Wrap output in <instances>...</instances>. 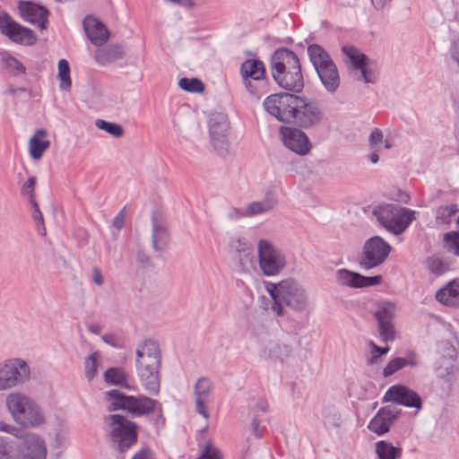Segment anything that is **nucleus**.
Wrapping results in <instances>:
<instances>
[{
	"label": "nucleus",
	"instance_id": "40",
	"mask_svg": "<svg viewBox=\"0 0 459 459\" xmlns=\"http://www.w3.org/2000/svg\"><path fill=\"white\" fill-rule=\"evenodd\" d=\"M244 84L248 91V92L255 97L256 100H259L264 94L267 92V86L264 79H261V83L257 82V81L253 80H243Z\"/></svg>",
	"mask_w": 459,
	"mask_h": 459
},
{
	"label": "nucleus",
	"instance_id": "18",
	"mask_svg": "<svg viewBox=\"0 0 459 459\" xmlns=\"http://www.w3.org/2000/svg\"><path fill=\"white\" fill-rule=\"evenodd\" d=\"M280 133L283 144L293 152L299 155H306L310 151L308 138L300 129L281 126Z\"/></svg>",
	"mask_w": 459,
	"mask_h": 459
},
{
	"label": "nucleus",
	"instance_id": "61",
	"mask_svg": "<svg viewBox=\"0 0 459 459\" xmlns=\"http://www.w3.org/2000/svg\"><path fill=\"white\" fill-rule=\"evenodd\" d=\"M237 243L238 244V247H236V250L241 254L243 253L244 255H249V247L247 243L245 242H241L239 239L237 241Z\"/></svg>",
	"mask_w": 459,
	"mask_h": 459
},
{
	"label": "nucleus",
	"instance_id": "39",
	"mask_svg": "<svg viewBox=\"0 0 459 459\" xmlns=\"http://www.w3.org/2000/svg\"><path fill=\"white\" fill-rule=\"evenodd\" d=\"M3 63L5 69L13 75H19L25 74V66L14 56L5 55L3 56Z\"/></svg>",
	"mask_w": 459,
	"mask_h": 459
},
{
	"label": "nucleus",
	"instance_id": "59",
	"mask_svg": "<svg viewBox=\"0 0 459 459\" xmlns=\"http://www.w3.org/2000/svg\"><path fill=\"white\" fill-rule=\"evenodd\" d=\"M251 429H252V433L257 437V438H262L263 437V433L262 431L259 429V421L257 420L256 417L253 418L252 420V423H251Z\"/></svg>",
	"mask_w": 459,
	"mask_h": 459
},
{
	"label": "nucleus",
	"instance_id": "19",
	"mask_svg": "<svg viewBox=\"0 0 459 459\" xmlns=\"http://www.w3.org/2000/svg\"><path fill=\"white\" fill-rule=\"evenodd\" d=\"M214 390L213 382L207 377H199L194 385L195 411L204 419L209 418L205 404L212 402Z\"/></svg>",
	"mask_w": 459,
	"mask_h": 459
},
{
	"label": "nucleus",
	"instance_id": "2",
	"mask_svg": "<svg viewBox=\"0 0 459 459\" xmlns=\"http://www.w3.org/2000/svg\"><path fill=\"white\" fill-rule=\"evenodd\" d=\"M135 354V368L142 385L150 394H158L161 366V352L158 342L152 339L141 342Z\"/></svg>",
	"mask_w": 459,
	"mask_h": 459
},
{
	"label": "nucleus",
	"instance_id": "7",
	"mask_svg": "<svg viewBox=\"0 0 459 459\" xmlns=\"http://www.w3.org/2000/svg\"><path fill=\"white\" fill-rule=\"evenodd\" d=\"M307 55L324 88L328 92L334 93L340 87L341 78L331 56L318 44L309 45Z\"/></svg>",
	"mask_w": 459,
	"mask_h": 459
},
{
	"label": "nucleus",
	"instance_id": "45",
	"mask_svg": "<svg viewBox=\"0 0 459 459\" xmlns=\"http://www.w3.org/2000/svg\"><path fill=\"white\" fill-rule=\"evenodd\" d=\"M371 348V357L368 359V363L370 365L378 364L380 357L385 355L389 351V347H379L374 342H369Z\"/></svg>",
	"mask_w": 459,
	"mask_h": 459
},
{
	"label": "nucleus",
	"instance_id": "33",
	"mask_svg": "<svg viewBox=\"0 0 459 459\" xmlns=\"http://www.w3.org/2000/svg\"><path fill=\"white\" fill-rule=\"evenodd\" d=\"M342 417L340 412L332 406L324 408L323 422L327 429H339L342 426Z\"/></svg>",
	"mask_w": 459,
	"mask_h": 459
},
{
	"label": "nucleus",
	"instance_id": "52",
	"mask_svg": "<svg viewBox=\"0 0 459 459\" xmlns=\"http://www.w3.org/2000/svg\"><path fill=\"white\" fill-rule=\"evenodd\" d=\"M360 76L358 80L362 79L367 83H374L377 80L375 74L368 69V65L364 66L363 70H359Z\"/></svg>",
	"mask_w": 459,
	"mask_h": 459
},
{
	"label": "nucleus",
	"instance_id": "17",
	"mask_svg": "<svg viewBox=\"0 0 459 459\" xmlns=\"http://www.w3.org/2000/svg\"><path fill=\"white\" fill-rule=\"evenodd\" d=\"M209 134L214 148L224 149L230 131V122L226 114L221 112L211 115L208 122Z\"/></svg>",
	"mask_w": 459,
	"mask_h": 459
},
{
	"label": "nucleus",
	"instance_id": "46",
	"mask_svg": "<svg viewBox=\"0 0 459 459\" xmlns=\"http://www.w3.org/2000/svg\"><path fill=\"white\" fill-rule=\"evenodd\" d=\"M404 368L403 359L401 357L394 358L389 361L383 370V376L388 377Z\"/></svg>",
	"mask_w": 459,
	"mask_h": 459
},
{
	"label": "nucleus",
	"instance_id": "58",
	"mask_svg": "<svg viewBox=\"0 0 459 459\" xmlns=\"http://www.w3.org/2000/svg\"><path fill=\"white\" fill-rule=\"evenodd\" d=\"M101 339L105 343H107L112 347H115V348L118 347V344L117 342V337L113 333H105L101 336Z\"/></svg>",
	"mask_w": 459,
	"mask_h": 459
},
{
	"label": "nucleus",
	"instance_id": "25",
	"mask_svg": "<svg viewBox=\"0 0 459 459\" xmlns=\"http://www.w3.org/2000/svg\"><path fill=\"white\" fill-rule=\"evenodd\" d=\"M291 353L292 347L281 340H271L264 348V354L273 361L284 362Z\"/></svg>",
	"mask_w": 459,
	"mask_h": 459
},
{
	"label": "nucleus",
	"instance_id": "5",
	"mask_svg": "<svg viewBox=\"0 0 459 459\" xmlns=\"http://www.w3.org/2000/svg\"><path fill=\"white\" fill-rule=\"evenodd\" d=\"M105 399L108 403V411H126L133 417H140L149 414L158 409L160 418H162L161 405L157 400L145 395H126L118 390H110L104 393Z\"/></svg>",
	"mask_w": 459,
	"mask_h": 459
},
{
	"label": "nucleus",
	"instance_id": "60",
	"mask_svg": "<svg viewBox=\"0 0 459 459\" xmlns=\"http://www.w3.org/2000/svg\"><path fill=\"white\" fill-rule=\"evenodd\" d=\"M124 223H125V217H124V214H123V211H121L113 220V225L114 227H116L117 229L120 230L121 228H123L124 226Z\"/></svg>",
	"mask_w": 459,
	"mask_h": 459
},
{
	"label": "nucleus",
	"instance_id": "53",
	"mask_svg": "<svg viewBox=\"0 0 459 459\" xmlns=\"http://www.w3.org/2000/svg\"><path fill=\"white\" fill-rule=\"evenodd\" d=\"M30 205H31V208L33 210V220L36 221V223L38 224H43L44 223V220H43V215L39 210V207L36 202V200H33V201H29Z\"/></svg>",
	"mask_w": 459,
	"mask_h": 459
},
{
	"label": "nucleus",
	"instance_id": "35",
	"mask_svg": "<svg viewBox=\"0 0 459 459\" xmlns=\"http://www.w3.org/2000/svg\"><path fill=\"white\" fill-rule=\"evenodd\" d=\"M343 53L350 58L352 67L355 70H363L368 65V57L366 55L359 53L352 47H343Z\"/></svg>",
	"mask_w": 459,
	"mask_h": 459
},
{
	"label": "nucleus",
	"instance_id": "31",
	"mask_svg": "<svg viewBox=\"0 0 459 459\" xmlns=\"http://www.w3.org/2000/svg\"><path fill=\"white\" fill-rule=\"evenodd\" d=\"M376 453L378 459H396L401 457L402 449L392 443L381 440L376 443Z\"/></svg>",
	"mask_w": 459,
	"mask_h": 459
},
{
	"label": "nucleus",
	"instance_id": "27",
	"mask_svg": "<svg viewBox=\"0 0 459 459\" xmlns=\"http://www.w3.org/2000/svg\"><path fill=\"white\" fill-rule=\"evenodd\" d=\"M240 72L243 80H253L261 83V79L264 78L265 68L262 61L257 59H248L242 63Z\"/></svg>",
	"mask_w": 459,
	"mask_h": 459
},
{
	"label": "nucleus",
	"instance_id": "42",
	"mask_svg": "<svg viewBox=\"0 0 459 459\" xmlns=\"http://www.w3.org/2000/svg\"><path fill=\"white\" fill-rule=\"evenodd\" d=\"M445 248L454 255L459 256V232L451 231L444 235Z\"/></svg>",
	"mask_w": 459,
	"mask_h": 459
},
{
	"label": "nucleus",
	"instance_id": "50",
	"mask_svg": "<svg viewBox=\"0 0 459 459\" xmlns=\"http://www.w3.org/2000/svg\"><path fill=\"white\" fill-rule=\"evenodd\" d=\"M197 459H221L220 451L212 446H207Z\"/></svg>",
	"mask_w": 459,
	"mask_h": 459
},
{
	"label": "nucleus",
	"instance_id": "14",
	"mask_svg": "<svg viewBox=\"0 0 459 459\" xmlns=\"http://www.w3.org/2000/svg\"><path fill=\"white\" fill-rule=\"evenodd\" d=\"M17 440L19 459H47V444L39 435L29 432L17 438Z\"/></svg>",
	"mask_w": 459,
	"mask_h": 459
},
{
	"label": "nucleus",
	"instance_id": "29",
	"mask_svg": "<svg viewBox=\"0 0 459 459\" xmlns=\"http://www.w3.org/2000/svg\"><path fill=\"white\" fill-rule=\"evenodd\" d=\"M0 459H19L17 439L0 436Z\"/></svg>",
	"mask_w": 459,
	"mask_h": 459
},
{
	"label": "nucleus",
	"instance_id": "28",
	"mask_svg": "<svg viewBox=\"0 0 459 459\" xmlns=\"http://www.w3.org/2000/svg\"><path fill=\"white\" fill-rule=\"evenodd\" d=\"M278 204L273 194H267L261 201L250 203L246 208V216H255L272 211Z\"/></svg>",
	"mask_w": 459,
	"mask_h": 459
},
{
	"label": "nucleus",
	"instance_id": "10",
	"mask_svg": "<svg viewBox=\"0 0 459 459\" xmlns=\"http://www.w3.org/2000/svg\"><path fill=\"white\" fill-rule=\"evenodd\" d=\"M414 213L412 210L393 204L377 206L373 211L377 221L394 235L405 231L413 221Z\"/></svg>",
	"mask_w": 459,
	"mask_h": 459
},
{
	"label": "nucleus",
	"instance_id": "26",
	"mask_svg": "<svg viewBox=\"0 0 459 459\" xmlns=\"http://www.w3.org/2000/svg\"><path fill=\"white\" fill-rule=\"evenodd\" d=\"M47 131L43 128L36 130L29 141V152L33 160H39L50 146V141L43 139Z\"/></svg>",
	"mask_w": 459,
	"mask_h": 459
},
{
	"label": "nucleus",
	"instance_id": "12",
	"mask_svg": "<svg viewBox=\"0 0 459 459\" xmlns=\"http://www.w3.org/2000/svg\"><path fill=\"white\" fill-rule=\"evenodd\" d=\"M257 253L261 270L267 276L277 274L285 266L284 255L268 240L258 242Z\"/></svg>",
	"mask_w": 459,
	"mask_h": 459
},
{
	"label": "nucleus",
	"instance_id": "62",
	"mask_svg": "<svg viewBox=\"0 0 459 459\" xmlns=\"http://www.w3.org/2000/svg\"><path fill=\"white\" fill-rule=\"evenodd\" d=\"M137 260L144 266L149 265L151 264V258L142 251L138 252Z\"/></svg>",
	"mask_w": 459,
	"mask_h": 459
},
{
	"label": "nucleus",
	"instance_id": "63",
	"mask_svg": "<svg viewBox=\"0 0 459 459\" xmlns=\"http://www.w3.org/2000/svg\"><path fill=\"white\" fill-rule=\"evenodd\" d=\"M392 0H371L372 4L377 10L383 9L387 3H390Z\"/></svg>",
	"mask_w": 459,
	"mask_h": 459
},
{
	"label": "nucleus",
	"instance_id": "32",
	"mask_svg": "<svg viewBox=\"0 0 459 459\" xmlns=\"http://www.w3.org/2000/svg\"><path fill=\"white\" fill-rule=\"evenodd\" d=\"M104 380L108 385H120L122 387L130 389L126 383V374L121 368H110L104 373Z\"/></svg>",
	"mask_w": 459,
	"mask_h": 459
},
{
	"label": "nucleus",
	"instance_id": "21",
	"mask_svg": "<svg viewBox=\"0 0 459 459\" xmlns=\"http://www.w3.org/2000/svg\"><path fill=\"white\" fill-rule=\"evenodd\" d=\"M395 307L391 303H385L380 306L375 311L374 316L378 323V332L383 342H387L394 339V317Z\"/></svg>",
	"mask_w": 459,
	"mask_h": 459
},
{
	"label": "nucleus",
	"instance_id": "34",
	"mask_svg": "<svg viewBox=\"0 0 459 459\" xmlns=\"http://www.w3.org/2000/svg\"><path fill=\"white\" fill-rule=\"evenodd\" d=\"M426 264L429 273L436 276H441L450 270V264L438 255L428 257Z\"/></svg>",
	"mask_w": 459,
	"mask_h": 459
},
{
	"label": "nucleus",
	"instance_id": "55",
	"mask_svg": "<svg viewBox=\"0 0 459 459\" xmlns=\"http://www.w3.org/2000/svg\"><path fill=\"white\" fill-rule=\"evenodd\" d=\"M131 459H155V456L150 448L144 447L135 453Z\"/></svg>",
	"mask_w": 459,
	"mask_h": 459
},
{
	"label": "nucleus",
	"instance_id": "44",
	"mask_svg": "<svg viewBox=\"0 0 459 459\" xmlns=\"http://www.w3.org/2000/svg\"><path fill=\"white\" fill-rule=\"evenodd\" d=\"M122 54L120 47H108L104 49L98 50L96 58L102 64L115 60Z\"/></svg>",
	"mask_w": 459,
	"mask_h": 459
},
{
	"label": "nucleus",
	"instance_id": "51",
	"mask_svg": "<svg viewBox=\"0 0 459 459\" xmlns=\"http://www.w3.org/2000/svg\"><path fill=\"white\" fill-rule=\"evenodd\" d=\"M404 362V367H418L420 365V360L419 355L412 351H409L406 352V357L403 358Z\"/></svg>",
	"mask_w": 459,
	"mask_h": 459
},
{
	"label": "nucleus",
	"instance_id": "6",
	"mask_svg": "<svg viewBox=\"0 0 459 459\" xmlns=\"http://www.w3.org/2000/svg\"><path fill=\"white\" fill-rule=\"evenodd\" d=\"M5 403L14 421L22 427L35 428L45 421L44 414L38 403L22 393L9 394Z\"/></svg>",
	"mask_w": 459,
	"mask_h": 459
},
{
	"label": "nucleus",
	"instance_id": "36",
	"mask_svg": "<svg viewBox=\"0 0 459 459\" xmlns=\"http://www.w3.org/2000/svg\"><path fill=\"white\" fill-rule=\"evenodd\" d=\"M100 354L95 351L90 354L84 361V374L88 381H91L97 376L98 368L100 367L99 362Z\"/></svg>",
	"mask_w": 459,
	"mask_h": 459
},
{
	"label": "nucleus",
	"instance_id": "48",
	"mask_svg": "<svg viewBox=\"0 0 459 459\" xmlns=\"http://www.w3.org/2000/svg\"><path fill=\"white\" fill-rule=\"evenodd\" d=\"M383 132L378 128H375L368 137V144L370 149L381 151L380 144L383 143Z\"/></svg>",
	"mask_w": 459,
	"mask_h": 459
},
{
	"label": "nucleus",
	"instance_id": "41",
	"mask_svg": "<svg viewBox=\"0 0 459 459\" xmlns=\"http://www.w3.org/2000/svg\"><path fill=\"white\" fill-rule=\"evenodd\" d=\"M458 211L456 204L440 206L437 210L436 221L437 223L448 224L451 217Z\"/></svg>",
	"mask_w": 459,
	"mask_h": 459
},
{
	"label": "nucleus",
	"instance_id": "9",
	"mask_svg": "<svg viewBox=\"0 0 459 459\" xmlns=\"http://www.w3.org/2000/svg\"><path fill=\"white\" fill-rule=\"evenodd\" d=\"M32 379L29 362L20 357H13L0 362V391L23 386Z\"/></svg>",
	"mask_w": 459,
	"mask_h": 459
},
{
	"label": "nucleus",
	"instance_id": "30",
	"mask_svg": "<svg viewBox=\"0 0 459 459\" xmlns=\"http://www.w3.org/2000/svg\"><path fill=\"white\" fill-rule=\"evenodd\" d=\"M360 273L348 269H338L335 272V281L341 286L359 289Z\"/></svg>",
	"mask_w": 459,
	"mask_h": 459
},
{
	"label": "nucleus",
	"instance_id": "54",
	"mask_svg": "<svg viewBox=\"0 0 459 459\" xmlns=\"http://www.w3.org/2000/svg\"><path fill=\"white\" fill-rule=\"evenodd\" d=\"M451 57L459 66V36L453 39L450 46Z\"/></svg>",
	"mask_w": 459,
	"mask_h": 459
},
{
	"label": "nucleus",
	"instance_id": "1",
	"mask_svg": "<svg viewBox=\"0 0 459 459\" xmlns=\"http://www.w3.org/2000/svg\"><path fill=\"white\" fill-rule=\"evenodd\" d=\"M263 106L279 121L306 129L319 125L324 117L317 101L292 93L272 94L264 100Z\"/></svg>",
	"mask_w": 459,
	"mask_h": 459
},
{
	"label": "nucleus",
	"instance_id": "8",
	"mask_svg": "<svg viewBox=\"0 0 459 459\" xmlns=\"http://www.w3.org/2000/svg\"><path fill=\"white\" fill-rule=\"evenodd\" d=\"M108 426V438L115 451L124 454L137 442V425L120 414L105 417Z\"/></svg>",
	"mask_w": 459,
	"mask_h": 459
},
{
	"label": "nucleus",
	"instance_id": "11",
	"mask_svg": "<svg viewBox=\"0 0 459 459\" xmlns=\"http://www.w3.org/2000/svg\"><path fill=\"white\" fill-rule=\"evenodd\" d=\"M392 247L378 236L368 238L363 247L359 262L362 269L369 270L382 264L390 254Z\"/></svg>",
	"mask_w": 459,
	"mask_h": 459
},
{
	"label": "nucleus",
	"instance_id": "37",
	"mask_svg": "<svg viewBox=\"0 0 459 459\" xmlns=\"http://www.w3.org/2000/svg\"><path fill=\"white\" fill-rule=\"evenodd\" d=\"M58 77L61 81L60 88L69 90L72 85V81L70 77L69 63L65 59H61L58 62Z\"/></svg>",
	"mask_w": 459,
	"mask_h": 459
},
{
	"label": "nucleus",
	"instance_id": "22",
	"mask_svg": "<svg viewBox=\"0 0 459 459\" xmlns=\"http://www.w3.org/2000/svg\"><path fill=\"white\" fill-rule=\"evenodd\" d=\"M82 26L87 38L96 46L103 45L109 37L106 26L91 15L84 18Z\"/></svg>",
	"mask_w": 459,
	"mask_h": 459
},
{
	"label": "nucleus",
	"instance_id": "13",
	"mask_svg": "<svg viewBox=\"0 0 459 459\" xmlns=\"http://www.w3.org/2000/svg\"><path fill=\"white\" fill-rule=\"evenodd\" d=\"M0 32L13 42L23 45H33L37 39L32 30L15 22L4 11H0Z\"/></svg>",
	"mask_w": 459,
	"mask_h": 459
},
{
	"label": "nucleus",
	"instance_id": "16",
	"mask_svg": "<svg viewBox=\"0 0 459 459\" xmlns=\"http://www.w3.org/2000/svg\"><path fill=\"white\" fill-rule=\"evenodd\" d=\"M383 401L417 409H420L422 405L420 396L415 391L402 385L389 387L383 397Z\"/></svg>",
	"mask_w": 459,
	"mask_h": 459
},
{
	"label": "nucleus",
	"instance_id": "24",
	"mask_svg": "<svg viewBox=\"0 0 459 459\" xmlns=\"http://www.w3.org/2000/svg\"><path fill=\"white\" fill-rule=\"evenodd\" d=\"M436 299L441 304L459 307V278L454 279L436 292Z\"/></svg>",
	"mask_w": 459,
	"mask_h": 459
},
{
	"label": "nucleus",
	"instance_id": "47",
	"mask_svg": "<svg viewBox=\"0 0 459 459\" xmlns=\"http://www.w3.org/2000/svg\"><path fill=\"white\" fill-rule=\"evenodd\" d=\"M37 178L35 176H31L28 178V180L23 184L21 189V193L23 195L29 197V201L35 200L34 196V189L36 186Z\"/></svg>",
	"mask_w": 459,
	"mask_h": 459
},
{
	"label": "nucleus",
	"instance_id": "38",
	"mask_svg": "<svg viewBox=\"0 0 459 459\" xmlns=\"http://www.w3.org/2000/svg\"><path fill=\"white\" fill-rule=\"evenodd\" d=\"M95 126L99 129H101V130L107 132L108 134H109L110 135H112L116 138H120L124 134L123 127L117 123L108 122L103 119H97L95 121Z\"/></svg>",
	"mask_w": 459,
	"mask_h": 459
},
{
	"label": "nucleus",
	"instance_id": "43",
	"mask_svg": "<svg viewBox=\"0 0 459 459\" xmlns=\"http://www.w3.org/2000/svg\"><path fill=\"white\" fill-rule=\"evenodd\" d=\"M178 85L182 90L188 92H202L204 90V84L197 78H181Z\"/></svg>",
	"mask_w": 459,
	"mask_h": 459
},
{
	"label": "nucleus",
	"instance_id": "49",
	"mask_svg": "<svg viewBox=\"0 0 459 459\" xmlns=\"http://www.w3.org/2000/svg\"><path fill=\"white\" fill-rule=\"evenodd\" d=\"M382 281H383V278L381 275L364 276V275L360 274L359 288L377 286V285L380 284L382 282Z\"/></svg>",
	"mask_w": 459,
	"mask_h": 459
},
{
	"label": "nucleus",
	"instance_id": "57",
	"mask_svg": "<svg viewBox=\"0 0 459 459\" xmlns=\"http://www.w3.org/2000/svg\"><path fill=\"white\" fill-rule=\"evenodd\" d=\"M170 2L186 4L188 6H200L207 2V0H169Z\"/></svg>",
	"mask_w": 459,
	"mask_h": 459
},
{
	"label": "nucleus",
	"instance_id": "20",
	"mask_svg": "<svg viewBox=\"0 0 459 459\" xmlns=\"http://www.w3.org/2000/svg\"><path fill=\"white\" fill-rule=\"evenodd\" d=\"M400 413L401 410L393 405L382 407L371 419L368 428L371 432L382 436L390 430L391 426Z\"/></svg>",
	"mask_w": 459,
	"mask_h": 459
},
{
	"label": "nucleus",
	"instance_id": "15",
	"mask_svg": "<svg viewBox=\"0 0 459 459\" xmlns=\"http://www.w3.org/2000/svg\"><path fill=\"white\" fill-rule=\"evenodd\" d=\"M18 11L23 21L37 25L39 30L47 28L49 12L45 6L32 1H20Z\"/></svg>",
	"mask_w": 459,
	"mask_h": 459
},
{
	"label": "nucleus",
	"instance_id": "64",
	"mask_svg": "<svg viewBox=\"0 0 459 459\" xmlns=\"http://www.w3.org/2000/svg\"><path fill=\"white\" fill-rule=\"evenodd\" d=\"M27 90L23 87L14 88L13 86H9V88L6 91V93L16 96L19 92H26Z\"/></svg>",
	"mask_w": 459,
	"mask_h": 459
},
{
	"label": "nucleus",
	"instance_id": "56",
	"mask_svg": "<svg viewBox=\"0 0 459 459\" xmlns=\"http://www.w3.org/2000/svg\"><path fill=\"white\" fill-rule=\"evenodd\" d=\"M91 279L93 282L98 286H101L104 283V277L102 275L101 270L99 267L92 268Z\"/></svg>",
	"mask_w": 459,
	"mask_h": 459
},
{
	"label": "nucleus",
	"instance_id": "4",
	"mask_svg": "<svg viewBox=\"0 0 459 459\" xmlns=\"http://www.w3.org/2000/svg\"><path fill=\"white\" fill-rule=\"evenodd\" d=\"M266 289L272 299L270 309L278 316L284 315L283 304L297 312H303L308 307L306 290L292 279L271 283Z\"/></svg>",
	"mask_w": 459,
	"mask_h": 459
},
{
	"label": "nucleus",
	"instance_id": "3",
	"mask_svg": "<svg viewBox=\"0 0 459 459\" xmlns=\"http://www.w3.org/2000/svg\"><path fill=\"white\" fill-rule=\"evenodd\" d=\"M271 73L277 84L288 91L299 92L304 87V78L298 56L281 48L271 56Z\"/></svg>",
	"mask_w": 459,
	"mask_h": 459
},
{
	"label": "nucleus",
	"instance_id": "23",
	"mask_svg": "<svg viewBox=\"0 0 459 459\" xmlns=\"http://www.w3.org/2000/svg\"><path fill=\"white\" fill-rule=\"evenodd\" d=\"M152 246L155 252H161L167 248L170 241V235L166 223L154 214L152 218Z\"/></svg>",
	"mask_w": 459,
	"mask_h": 459
}]
</instances>
